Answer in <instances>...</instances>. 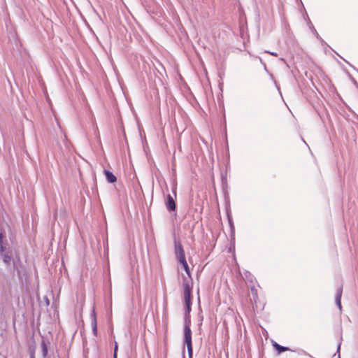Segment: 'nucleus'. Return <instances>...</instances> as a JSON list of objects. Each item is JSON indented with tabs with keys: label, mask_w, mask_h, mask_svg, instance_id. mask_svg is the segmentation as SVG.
Returning a JSON list of instances; mask_svg holds the SVG:
<instances>
[{
	"label": "nucleus",
	"mask_w": 358,
	"mask_h": 358,
	"mask_svg": "<svg viewBox=\"0 0 358 358\" xmlns=\"http://www.w3.org/2000/svg\"><path fill=\"white\" fill-rule=\"evenodd\" d=\"M0 258L6 266H10L15 259V252L8 243L0 245Z\"/></svg>",
	"instance_id": "1"
},
{
	"label": "nucleus",
	"mask_w": 358,
	"mask_h": 358,
	"mask_svg": "<svg viewBox=\"0 0 358 358\" xmlns=\"http://www.w3.org/2000/svg\"><path fill=\"white\" fill-rule=\"evenodd\" d=\"M13 272L15 273L17 278L21 280L26 275V268L20 259L19 253L15 251V259L11 262Z\"/></svg>",
	"instance_id": "2"
},
{
	"label": "nucleus",
	"mask_w": 358,
	"mask_h": 358,
	"mask_svg": "<svg viewBox=\"0 0 358 358\" xmlns=\"http://www.w3.org/2000/svg\"><path fill=\"white\" fill-rule=\"evenodd\" d=\"M184 301L185 305V315H190L192 310V286L186 280L183 282Z\"/></svg>",
	"instance_id": "3"
},
{
	"label": "nucleus",
	"mask_w": 358,
	"mask_h": 358,
	"mask_svg": "<svg viewBox=\"0 0 358 358\" xmlns=\"http://www.w3.org/2000/svg\"><path fill=\"white\" fill-rule=\"evenodd\" d=\"M191 319L190 315H185L184 319V344L187 348L192 347V331H191Z\"/></svg>",
	"instance_id": "4"
},
{
	"label": "nucleus",
	"mask_w": 358,
	"mask_h": 358,
	"mask_svg": "<svg viewBox=\"0 0 358 358\" xmlns=\"http://www.w3.org/2000/svg\"><path fill=\"white\" fill-rule=\"evenodd\" d=\"M172 193L173 196L168 194L165 199V206L167 210L169 213L176 212V196H177V185L176 184L173 185L172 186Z\"/></svg>",
	"instance_id": "5"
},
{
	"label": "nucleus",
	"mask_w": 358,
	"mask_h": 358,
	"mask_svg": "<svg viewBox=\"0 0 358 358\" xmlns=\"http://www.w3.org/2000/svg\"><path fill=\"white\" fill-rule=\"evenodd\" d=\"M90 319H91V326L92 334L94 336H97V321H96V314L95 311L94 307H93L91 313H90Z\"/></svg>",
	"instance_id": "6"
},
{
	"label": "nucleus",
	"mask_w": 358,
	"mask_h": 358,
	"mask_svg": "<svg viewBox=\"0 0 358 358\" xmlns=\"http://www.w3.org/2000/svg\"><path fill=\"white\" fill-rule=\"evenodd\" d=\"M343 294V285H341L336 290V293L335 295V303L338 308L341 310V296Z\"/></svg>",
	"instance_id": "7"
},
{
	"label": "nucleus",
	"mask_w": 358,
	"mask_h": 358,
	"mask_svg": "<svg viewBox=\"0 0 358 358\" xmlns=\"http://www.w3.org/2000/svg\"><path fill=\"white\" fill-rule=\"evenodd\" d=\"M272 345L273 348L275 350L277 355H280L285 351H292V350L288 347L282 346L274 341H272Z\"/></svg>",
	"instance_id": "8"
},
{
	"label": "nucleus",
	"mask_w": 358,
	"mask_h": 358,
	"mask_svg": "<svg viewBox=\"0 0 358 358\" xmlns=\"http://www.w3.org/2000/svg\"><path fill=\"white\" fill-rule=\"evenodd\" d=\"M103 174L106 177V180L108 183H114L117 181L116 176L113 174V173L108 169L103 170Z\"/></svg>",
	"instance_id": "9"
},
{
	"label": "nucleus",
	"mask_w": 358,
	"mask_h": 358,
	"mask_svg": "<svg viewBox=\"0 0 358 358\" xmlns=\"http://www.w3.org/2000/svg\"><path fill=\"white\" fill-rule=\"evenodd\" d=\"M174 245H175V255H178L185 253L183 247L180 241H177L176 240H175Z\"/></svg>",
	"instance_id": "10"
},
{
	"label": "nucleus",
	"mask_w": 358,
	"mask_h": 358,
	"mask_svg": "<svg viewBox=\"0 0 358 358\" xmlns=\"http://www.w3.org/2000/svg\"><path fill=\"white\" fill-rule=\"evenodd\" d=\"M227 217H228L229 225L230 231H231V238L234 240V238H235L234 224L231 217L229 214L227 215Z\"/></svg>",
	"instance_id": "11"
},
{
	"label": "nucleus",
	"mask_w": 358,
	"mask_h": 358,
	"mask_svg": "<svg viewBox=\"0 0 358 358\" xmlns=\"http://www.w3.org/2000/svg\"><path fill=\"white\" fill-rule=\"evenodd\" d=\"M8 243V241L6 239V231L3 228L0 227V245Z\"/></svg>",
	"instance_id": "12"
},
{
	"label": "nucleus",
	"mask_w": 358,
	"mask_h": 358,
	"mask_svg": "<svg viewBox=\"0 0 358 358\" xmlns=\"http://www.w3.org/2000/svg\"><path fill=\"white\" fill-rule=\"evenodd\" d=\"M187 353H188V358H193V348H187ZM182 358L185 357V346H183L182 348Z\"/></svg>",
	"instance_id": "13"
},
{
	"label": "nucleus",
	"mask_w": 358,
	"mask_h": 358,
	"mask_svg": "<svg viewBox=\"0 0 358 358\" xmlns=\"http://www.w3.org/2000/svg\"><path fill=\"white\" fill-rule=\"evenodd\" d=\"M41 348L43 357H45L48 355V346L46 345L45 341L43 339L41 341Z\"/></svg>",
	"instance_id": "14"
},
{
	"label": "nucleus",
	"mask_w": 358,
	"mask_h": 358,
	"mask_svg": "<svg viewBox=\"0 0 358 358\" xmlns=\"http://www.w3.org/2000/svg\"><path fill=\"white\" fill-rule=\"evenodd\" d=\"M176 257L180 264L187 262L185 253L176 255Z\"/></svg>",
	"instance_id": "15"
},
{
	"label": "nucleus",
	"mask_w": 358,
	"mask_h": 358,
	"mask_svg": "<svg viewBox=\"0 0 358 358\" xmlns=\"http://www.w3.org/2000/svg\"><path fill=\"white\" fill-rule=\"evenodd\" d=\"M181 265L182 266L184 270L185 271L186 273L187 274V275L191 278V273H190V270H189V267L188 266V264L187 262H184L183 264H181Z\"/></svg>",
	"instance_id": "16"
},
{
	"label": "nucleus",
	"mask_w": 358,
	"mask_h": 358,
	"mask_svg": "<svg viewBox=\"0 0 358 358\" xmlns=\"http://www.w3.org/2000/svg\"><path fill=\"white\" fill-rule=\"evenodd\" d=\"M313 34L316 36V38L322 42V43H324V41H323V39L320 37V36L318 34L317 30L313 28Z\"/></svg>",
	"instance_id": "17"
},
{
	"label": "nucleus",
	"mask_w": 358,
	"mask_h": 358,
	"mask_svg": "<svg viewBox=\"0 0 358 358\" xmlns=\"http://www.w3.org/2000/svg\"><path fill=\"white\" fill-rule=\"evenodd\" d=\"M306 16L308 19V22H307L309 28L312 30V32H313V28H315V27H314L313 24H312V22H311L310 20L309 19L308 15L306 13Z\"/></svg>",
	"instance_id": "18"
},
{
	"label": "nucleus",
	"mask_w": 358,
	"mask_h": 358,
	"mask_svg": "<svg viewBox=\"0 0 358 358\" xmlns=\"http://www.w3.org/2000/svg\"><path fill=\"white\" fill-rule=\"evenodd\" d=\"M117 350H118V346H117V343H115V347H114L113 356H114L115 355H116L117 356Z\"/></svg>",
	"instance_id": "19"
},
{
	"label": "nucleus",
	"mask_w": 358,
	"mask_h": 358,
	"mask_svg": "<svg viewBox=\"0 0 358 358\" xmlns=\"http://www.w3.org/2000/svg\"><path fill=\"white\" fill-rule=\"evenodd\" d=\"M199 325H201L202 324V321L203 320V316L201 313H199Z\"/></svg>",
	"instance_id": "20"
},
{
	"label": "nucleus",
	"mask_w": 358,
	"mask_h": 358,
	"mask_svg": "<svg viewBox=\"0 0 358 358\" xmlns=\"http://www.w3.org/2000/svg\"><path fill=\"white\" fill-rule=\"evenodd\" d=\"M341 343H339L337 347L336 353L338 354V358H340V348H341Z\"/></svg>",
	"instance_id": "21"
},
{
	"label": "nucleus",
	"mask_w": 358,
	"mask_h": 358,
	"mask_svg": "<svg viewBox=\"0 0 358 358\" xmlns=\"http://www.w3.org/2000/svg\"><path fill=\"white\" fill-rule=\"evenodd\" d=\"M350 78H351L352 82L353 83V84H354L356 87H358V83H357V80H356L354 78H352V77H350Z\"/></svg>",
	"instance_id": "22"
},
{
	"label": "nucleus",
	"mask_w": 358,
	"mask_h": 358,
	"mask_svg": "<svg viewBox=\"0 0 358 358\" xmlns=\"http://www.w3.org/2000/svg\"><path fill=\"white\" fill-rule=\"evenodd\" d=\"M266 52H267L271 55H273V56H277V53H275L274 52L266 51Z\"/></svg>",
	"instance_id": "23"
},
{
	"label": "nucleus",
	"mask_w": 358,
	"mask_h": 358,
	"mask_svg": "<svg viewBox=\"0 0 358 358\" xmlns=\"http://www.w3.org/2000/svg\"><path fill=\"white\" fill-rule=\"evenodd\" d=\"M45 302H47V304H48V305L49 304V300H48V299L47 297H46Z\"/></svg>",
	"instance_id": "24"
},
{
	"label": "nucleus",
	"mask_w": 358,
	"mask_h": 358,
	"mask_svg": "<svg viewBox=\"0 0 358 358\" xmlns=\"http://www.w3.org/2000/svg\"><path fill=\"white\" fill-rule=\"evenodd\" d=\"M113 358H117V355H115L113 356Z\"/></svg>",
	"instance_id": "25"
},
{
	"label": "nucleus",
	"mask_w": 358,
	"mask_h": 358,
	"mask_svg": "<svg viewBox=\"0 0 358 358\" xmlns=\"http://www.w3.org/2000/svg\"><path fill=\"white\" fill-rule=\"evenodd\" d=\"M199 303H200V298H198Z\"/></svg>",
	"instance_id": "26"
},
{
	"label": "nucleus",
	"mask_w": 358,
	"mask_h": 358,
	"mask_svg": "<svg viewBox=\"0 0 358 358\" xmlns=\"http://www.w3.org/2000/svg\"><path fill=\"white\" fill-rule=\"evenodd\" d=\"M31 358H34V357L33 356H31Z\"/></svg>",
	"instance_id": "27"
},
{
	"label": "nucleus",
	"mask_w": 358,
	"mask_h": 358,
	"mask_svg": "<svg viewBox=\"0 0 358 358\" xmlns=\"http://www.w3.org/2000/svg\"><path fill=\"white\" fill-rule=\"evenodd\" d=\"M5 358H6V357H5Z\"/></svg>",
	"instance_id": "28"
}]
</instances>
